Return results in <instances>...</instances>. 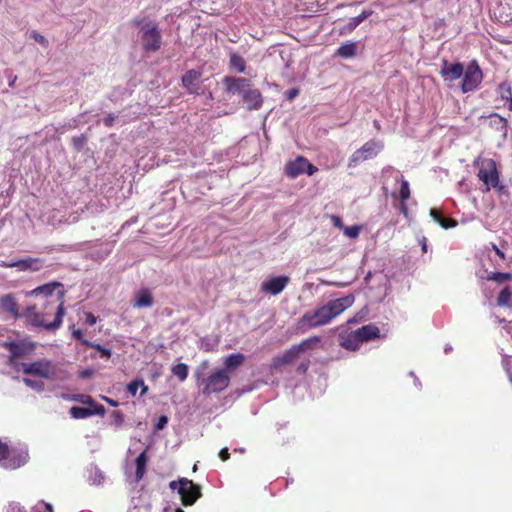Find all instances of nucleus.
<instances>
[{"label": "nucleus", "instance_id": "53", "mask_svg": "<svg viewBox=\"0 0 512 512\" xmlns=\"http://www.w3.org/2000/svg\"><path fill=\"white\" fill-rule=\"evenodd\" d=\"M7 512H25L22 507L17 503H12L8 506Z\"/></svg>", "mask_w": 512, "mask_h": 512}, {"label": "nucleus", "instance_id": "46", "mask_svg": "<svg viewBox=\"0 0 512 512\" xmlns=\"http://www.w3.org/2000/svg\"><path fill=\"white\" fill-rule=\"evenodd\" d=\"M216 342L215 341H211L210 339L208 338H203L201 339V343H200V347L201 349H203L204 351H211L213 350L214 346H215Z\"/></svg>", "mask_w": 512, "mask_h": 512}, {"label": "nucleus", "instance_id": "7", "mask_svg": "<svg viewBox=\"0 0 512 512\" xmlns=\"http://www.w3.org/2000/svg\"><path fill=\"white\" fill-rule=\"evenodd\" d=\"M169 487L178 491L182 503L185 506L193 505L201 497V490L192 480L180 478L178 481H171Z\"/></svg>", "mask_w": 512, "mask_h": 512}, {"label": "nucleus", "instance_id": "8", "mask_svg": "<svg viewBox=\"0 0 512 512\" xmlns=\"http://www.w3.org/2000/svg\"><path fill=\"white\" fill-rule=\"evenodd\" d=\"M478 177L484 183L485 191H489L491 188L499 191L503 189V186L500 185L496 162L493 159H483L481 161Z\"/></svg>", "mask_w": 512, "mask_h": 512}, {"label": "nucleus", "instance_id": "31", "mask_svg": "<svg viewBox=\"0 0 512 512\" xmlns=\"http://www.w3.org/2000/svg\"><path fill=\"white\" fill-rule=\"evenodd\" d=\"M139 388H141V395H144L148 390V387L145 385L142 379H135L127 385V391L132 396L137 394Z\"/></svg>", "mask_w": 512, "mask_h": 512}, {"label": "nucleus", "instance_id": "38", "mask_svg": "<svg viewBox=\"0 0 512 512\" xmlns=\"http://www.w3.org/2000/svg\"><path fill=\"white\" fill-rule=\"evenodd\" d=\"M23 382L28 386L30 387L31 389L37 391V392H42L45 388V384L43 381H40V380H35V379H31V378H24L23 379Z\"/></svg>", "mask_w": 512, "mask_h": 512}, {"label": "nucleus", "instance_id": "39", "mask_svg": "<svg viewBox=\"0 0 512 512\" xmlns=\"http://www.w3.org/2000/svg\"><path fill=\"white\" fill-rule=\"evenodd\" d=\"M399 197L401 201L405 202L410 198V187L409 183L403 177L401 178V187L399 191Z\"/></svg>", "mask_w": 512, "mask_h": 512}, {"label": "nucleus", "instance_id": "62", "mask_svg": "<svg viewBox=\"0 0 512 512\" xmlns=\"http://www.w3.org/2000/svg\"><path fill=\"white\" fill-rule=\"evenodd\" d=\"M493 249L499 257L504 258L503 252L496 245H493Z\"/></svg>", "mask_w": 512, "mask_h": 512}, {"label": "nucleus", "instance_id": "33", "mask_svg": "<svg viewBox=\"0 0 512 512\" xmlns=\"http://www.w3.org/2000/svg\"><path fill=\"white\" fill-rule=\"evenodd\" d=\"M5 345L9 348L11 355L15 358L21 357L26 352V347L24 344L9 342L6 343Z\"/></svg>", "mask_w": 512, "mask_h": 512}, {"label": "nucleus", "instance_id": "45", "mask_svg": "<svg viewBox=\"0 0 512 512\" xmlns=\"http://www.w3.org/2000/svg\"><path fill=\"white\" fill-rule=\"evenodd\" d=\"M89 480L94 485H100V484L103 483L104 476H103V474H102V472L100 470L95 469L94 470V475H91L89 477Z\"/></svg>", "mask_w": 512, "mask_h": 512}, {"label": "nucleus", "instance_id": "25", "mask_svg": "<svg viewBox=\"0 0 512 512\" xmlns=\"http://www.w3.org/2000/svg\"><path fill=\"white\" fill-rule=\"evenodd\" d=\"M489 119L490 127L501 132L504 136H506L508 128L507 120L497 113L490 114Z\"/></svg>", "mask_w": 512, "mask_h": 512}, {"label": "nucleus", "instance_id": "52", "mask_svg": "<svg viewBox=\"0 0 512 512\" xmlns=\"http://www.w3.org/2000/svg\"><path fill=\"white\" fill-rule=\"evenodd\" d=\"M85 316H86V323L88 325L93 326L96 324L97 318L91 312L85 313Z\"/></svg>", "mask_w": 512, "mask_h": 512}, {"label": "nucleus", "instance_id": "60", "mask_svg": "<svg viewBox=\"0 0 512 512\" xmlns=\"http://www.w3.org/2000/svg\"><path fill=\"white\" fill-rule=\"evenodd\" d=\"M373 14V11L372 10H363L362 13L360 14L361 18L364 20H366L368 17H370L371 15Z\"/></svg>", "mask_w": 512, "mask_h": 512}, {"label": "nucleus", "instance_id": "5", "mask_svg": "<svg viewBox=\"0 0 512 512\" xmlns=\"http://www.w3.org/2000/svg\"><path fill=\"white\" fill-rule=\"evenodd\" d=\"M28 460L26 447L10 448L7 443L0 440V462L5 468L17 469Z\"/></svg>", "mask_w": 512, "mask_h": 512}, {"label": "nucleus", "instance_id": "54", "mask_svg": "<svg viewBox=\"0 0 512 512\" xmlns=\"http://www.w3.org/2000/svg\"><path fill=\"white\" fill-rule=\"evenodd\" d=\"M317 171V168L312 165L308 160H307V166H305V172L304 173H307V175L311 176L313 175L315 172Z\"/></svg>", "mask_w": 512, "mask_h": 512}, {"label": "nucleus", "instance_id": "64", "mask_svg": "<svg viewBox=\"0 0 512 512\" xmlns=\"http://www.w3.org/2000/svg\"><path fill=\"white\" fill-rule=\"evenodd\" d=\"M506 102L508 103V109L510 111H512V97L510 99L506 100Z\"/></svg>", "mask_w": 512, "mask_h": 512}, {"label": "nucleus", "instance_id": "61", "mask_svg": "<svg viewBox=\"0 0 512 512\" xmlns=\"http://www.w3.org/2000/svg\"><path fill=\"white\" fill-rule=\"evenodd\" d=\"M104 399H105V401H106L108 404H110V405H111V406H113V407H116V406L118 405V403H117L115 400H112V399L107 398V397H105Z\"/></svg>", "mask_w": 512, "mask_h": 512}, {"label": "nucleus", "instance_id": "43", "mask_svg": "<svg viewBox=\"0 0 512 512\" xmlns=\"http://www.w3.org/2000/svg\"><path fill=\"white\" fill-rule=\"evenodd\" d=\"M87 142V137L85 135H80L72 138V145L75 150L81 151Z\"/></svg>", "mask_w": 512, "mask_h": 512}, {"label": "nucleus", "instance_id": "41", "mask_svg": "<svg viewBox=\"0 0 512 512\" xmlns=\"http://www.w3.org/2000/svg\"><path fill=\"white\" fill-rule=\"evenodd\" d=\"M363 22V19L361 18L360 15L356 16V17H352L348 20L346 26L344 27V32L346 33H350L352 32L353 30L356 29V27L358 25H360L361 23Z\"/></svg>", "mask_w": 512, "mask_h": 512}, {"label": "nucleus", "instance_id": "9", "mask_svg": "<svg viewBox=\"0 0 512 512\" xmlns=\"http://www.w3.org/2000/svg\"><path fill=\"white\" fill-rule=\"evenodd\" d=\"M382 141L371 140L366 142L361 148L356 150L349 159V167H355L360 162L374 158L383 149Z\"/></svg>", "mask_w": 512, "mask_h": 512}, {"label": "nucleus", "instance_id": "14", "mask_svg": "<svg viewBox=\"0 0 512 512\" xmlns=\"http://www.w3.org/2000/svg\"><path fill=\"white\" fill-rule=\"evenodd\" d=\"M289 283L288 276L271 277L261 283V291L271 295L280 294Z\"/></svg>", "mask_w": 512, "mask_h": 512}, {"label": "nucleus", "instance_id": "1", "mask_svg": "<svg viewBox=\"0 0 512 512\" xmlns=\"http://www.w3.org/2000/svg\"><path fill=\"white\" fill-rule=\"evenodd\" d=\"M355 302L353 294L328 301L314 311H308L299 320L302 328H315L330 323Z\"/></svg>", "mask_w": 512, "mask_h": 512}, {"label": "nucleus", "instance_id": "49", "mask_svg": "<svg viewBox=\"0 0 512 512\" xmlns=\"http://www.w3.org/2000/svg\"><path fill=\"white\" fill-rule=\"evenodd\" d=\"M330 219H331V222H332L334 227H336V228H338L340 230L344 229L345 225L343 224V221H342V219L339 216L331 215Z\"/></svg>", "mask_w": 512, "mask_h": 512}, {"label": "nucleus", "instance_id": "58", "mask_svg": "<svg viewBox=\"0 0 512 512\" xmlns=\"http://www.w3.org/2000/svg\"><path fill=\"white\" fill-rule=\"evenodd\" d=\"M419 244L421 245L422 252L426 253L428 250L426 237L423 236V237L419 238Z\"/></svg>", "mask_w": 512, "mask_h": 512}, {"label": "nucleus", "instance_id": "15", "mask_svg": "<svg viewBox=\"0 0 512 512\" xmlns=\"http://www.w3.org/2000/svg\"><path fill=\"white\" fill-rule=\"evenodd\" d=\"M224 83L226 84V88L229 93L239 94L241 96H243L251 86L249 81L245 78L225 77Z\"/></svg>", "mask_w": 512, "mask_h": 512}, {"label": "nucleus", "instance_id": "28", "mask_svg": "<svg viewBox=\"0 0 512 512\" xmlns=\"http://www.w3.org/2000/svg\"><path fill=\"white\" fill-rule=\"evenodd\" d=\"M146 464H147L146 452L143 451L142 453H140L137 456V458L135 460V465H136L135 480L136 481H140L143 478L145 470H146Z\"/></svg>", "mask_w": 512, "mask_h": 512}, {"label": "nucleus", "instance_id": "27", "mask_svg": "<svg viewBox=\"0 0 512 512\" xmlns=\"http://www.w3.org/2000/svg\"><path fill=\"white\" fill-rule=\"evenodd\" d=\"M430 216L433 218L435 222H437L442 228L448 229V228H454L457 226V221L451 218H445L443 217L440 212L432 208L430 210Z\"/></svg>", "mask_w": 512, "mask_h": 512}, {"label": "nucleus", "instance_id": "17", "mask_svg": "<svg viewBox=\"0 0 512 512\" xmlns=\"http://www.w3.org/2000/svg\"><path fill=\"white\" fill-rule=\"evenodd\" d=\"M464 66L461 63L449 64L448 62L444 63L443 68L440 71V74L445 79V81H455L463 76Z\"/></svg>", "mask_w": 512, "mask_h": 512}, {"label": "nucleus", "instance_id": "47", "mask_svg": "<svg viewBox=\"0 0 512 512\" xmlns=\"http://www.w3.org/2000/svg\"><path fill=\"white\" fill-rule=\"evenodd\" d=\"M31 37L37 42L39 43L40 45L44 46V47H47L48 46V40L41 34H39L38 32L36 31H33L31 33Z\"/></svg>", "mask_w": 512, "mask_h": 512}, {"label": "nucleus", "instance_id": "24", "mask_svg": "<svg viewBox=\"0 0 512 512\" xmlns=\"http://www.w3.org/2000/svg\"><path fill=\"white\" fill-rule=\"evenodd\" d=\"M153 297L148 289H142L135 293L133 305L137 308H147L152 306Z\"/></svg>", "mask_w": 512, "mask_h": 512}, {"label": "nucleus", "instance_id": "63", "mask_svg": "<svg viewBox=\"0 0 512 512\" xmlns=\"http://www.w3.org/2000/svg\"><path fill=\"white\" fill-rule=\"evenodd\" d=\"M409 375H410L411 377H414V383H415V385H416L417 387H418V386H420V382H419L418 378L415 376L414 372H412V371H411V372L409 373Z\"/></svg>", "mask_w": 512, "mask_h": 512}, {"label": "nucleus", "instance_id": "10", "mask_svg": "<svg viewBox=\"0 0 512 512\" xmlns=\"http://www.w3.org/2000/svg\"><path fill=\"white\" fill-rule=\"evenodd\" d=\"M483 80L482 71L476 61L470 62L463 73L461 90L468 93L476 90Z\"/></svg>", "mask_w": 512, "mask_h": 512}, {"label": "nucleus", "instance_id": "26", "mask_svg": "<svg viewBox=\"0 0 512 512\" xmlns=\"http://www.w3.org/2000/svg\"><path fill=\"white\" fill-rule=\"evenodd\" d=\"M245 360V356L241 353L228 355L224 360L225 369L229 374L232 370L240 366Z\"/></svg>", "mask_w": 512, "mask_h": 512}, {"label": "nucleus", "instance_id": "34", "mask_svg": "<svg viewBox=\"0 0 512 512\" xmlns=\"http://www.w3.org/2000/svg\"><path fill=\"white\" fill-rule=\"evenodd\" d=\"M172 373L176 376L181 382L186 380L188 376V366L184 363H179L172 368Z\"/></svg>", "mask_w": 512, "mask_h": 512}, {"label": "nucleus", "instance_id": "44", "mask_svg": "<svg viewBox=\"0 0 512 512\" xmlns=\"http://www.w3.org/2000/svg\"><path fill=\"white\" fill-rule=\"evenodd\" d=\"M31 512H53L52 505L43 501L33 506Z\"/></svg>", "mask_w": 512, "mask_h": 512}, {"label": "nucleus", "instance_id": "40", "mask_svg": "<svg viewBox=\"0 0 512 512\" xmlns=\"http://www.w3.org/2000/svg\"><path fill=\"white\" fill-rule=\"evenodd\" d=\"M512 275L510 273H502V272H493L491 273L487 279L495 281L497 283H503L504 281L510 280Z\"/></svg>", "mask_w": 512, "mask_h": 512}, {"label": "nucleus", "instance_id": "2", "mask_svg": "<svg viewBox=\"0 0 512 512\" xmlns=\"http://www.w3.org/2000/svg\"><path fill=\"white\" fill-rule=\"evenodd\" d=\"M209 368V362L203 361L195 370L194 377L196 384L202 387V393L210 395L225 390L230 384V375L225 369L214 370L208 377H205Z\"/></svg>", "mask_w": 512, "mask_h": 512}, {"label": "nucleus", "instance_id": "51", "mask_svg": "<svg viewBox=\"0 0 512 512\" xmlns=\"http://www.w3.org/2000/svg\"><path fill=\"white\" fill-rule=\"evenodd\" d=\"M168 423V418L165 415H162L158 418L157 423L155 425L156 430H162Z\"/></svg>", "mask_w": 512, "mask_h": 512}, {"label": "nucleus", "instance_id": "18", "mask_svg": "<svg viewBox=\"0 0 512 512\" xmlns=\"http://www.w3.org/2000/svg\"><path fill=\"white\" fill-rule=\"evenodd\" d=\"M201 78V73L191 69L188 70L182 77V83L184 87L192 94H198L200 85L199 81Z\"/></svg>", "mask_w": 512, "mask_h": 512}, {"label": "nucleus", "instance_id": "3", "mask_svg": "<svg viewBox=\"0 0 512 512\" xmlns=\"http://www.w3.org/2000/svg\"><path fill=\"white\" fill-rule=\"evenodd\" d=\"M48 316V313H40L36 312L35 306H27L22 311V318L26 319L28 325L35 328H44L46 330H56L62 324V318L64 316V307L62 303L57 305V310L55 313L54 320L49 322L45 318Z\"/></svg>", "mask_w": 512, "mask_h": 512}, {"label": "nucleus", "instance_id": "30", "mask_svg": "<svg viewBox=\"0 0 512 512\" xmlns=\"http://www.w3.org/2000/svg\"><path fill=\"white\" fill-rule=\"evenodd\" d=\"M497 303L499 306L512 307V291L509 287H505L498 295Z\"/></svg>", "mask_w": 512, "mask_h": 512}, {"label": "nucleus", "instance_id": "57", "mask_svg": "<svg viewBox=\"0 0 512 512\" xmlns=\"http://www.w3.org/2000/svg\"><path fill=\"white\" fill-rule=\"evenodd\" d=\"M103 121L107 127H111L115 121V117H114V115L109 114L107 117L104 118Z\"/></svg>", "mask_w": 512, "mask_h": 512}, {"label": "nucleus", "instance_id": "56", "mask_svg": "<svg viewBox=\"0 0 512 512\" xmlns=\"http://www.w3.org/2000/svg\"><path fill=\"white\" fill-rule=\"evenodd\" d=\"M219 457L221 458V460L223 461H226L229 459L230 457V454H229V451H228V448H223L220 450L219 452Z\"/></svg>", "mask_w": 512, "mask_h": 512}, {"label": "nucleus", "instance_id": "55", "mask_svg": "<svg viewBox=\"0 0 512 512\" xmlns=\"http://www.w3.org/2000/svg\"><path fill=\"white\" fill-rule=\"evenodd\" d=\"M299 94V90L296 88H292L286 92V96L289 100L294 99Z\"/></svg>", "mask_w": 512, "mask_h": 512}, {"label": "nucleus", "instance_id": "20", "mask_svg": "<svg viewBox=\"0 0 512 512\" xmlns=\"http://www.w3.org/2000/svg\"><path fill=\"white\" fill-rule=\"evenodd\" d=\"M339 345L349 351H357L362 343L354 331L339 334Z\"/></svg>", "mask_w": 512, "mask_h": 512}, {"label": "nucleus", "instance_id": "16", "mask_svg": "<svg viewBox=\"0 0 512 512\" xmlns=\"http://www.w3.org/2000/svg\"><path fill=\"white\" fill-rule=\"evenodd\" d=\"M0 308L12 318H22V312L19 311L17 301L12 294H6L0 298Z\"/></svg>", "mask_w": 512, "mask_h": 512}, {"label": "nucleus", "instance_id": "6", "mask_svg": "<svg viewBox=\"0 0 512 512\" xmlns=\"http://www.w3.org/2000/svg\"><path fill=\"white\" fill-rule=\"evenodd\" d=\"M24 374L45 379H58V365L48 359H39L29 363H22Z\"/></svg>", "mask_w": 512, "mask_h": 512}, {"label": "nucleus", "instance_id": "37", "mask_svg": "<svg viewBox=\"0 0 512 512\" xmlns=\"http://www.w3.org/2000/svg\"><path fill=\"white\" fill-rule=\"evenodd\" d=\"M230 64L233 68H235L238 72H244L245 70V61L244 59L237 55L232 54L230 57Z\"/></svg>", "mask_w": 512, "mask_h": 512}, {"label": "nucleus", "instance_id": "35", "mask_svg": "<svg viewBox=\"0 0 512 512\" xmlns=\"http://www.w3.org/2000/svg\"><path fill=\"white\" fill-rule=\"evenodd\" d=\"M497 92L501 100L506 101L512 97L511 86L508 82H503L498 86Z\"/></svg>", "mask_w": 512, "mask_h": 512}, {"label": "nucleus", "instance_id": "50", "mask_svg": "<svg viewBox=\"0 0 512 512\" xmlns=\"http://www.w3.org/2000/svg\"><path fill=\"white\" fill-rule=\"evenodd\" d=\"M112 417L114 419V424L119 427L123 424L124 422V417L122 415L121 412L119 411H114L113 414H112Z\"/></svg>", "mask_w": 512, "mask_h": 512}, {"label": "nucleus", "instance_id": "11", "mask_svg": "<svg viewBox=\"0 0 512 512\" xmlns=\"http://www.w3.org/2000/svg\"><path fill=\"white\" fill-rule=\"evenodd\" d=\"M54 294L56 297V301L63 304L65 291L63 289V285L60 282H50L38 286L35 289L26 293L27 296H43L45 298L53 297Z\"/></svg>", "mask_w": 512, "mask_h": 512}, {"label": "nucleus", "instance_id": "42", "mask_svg": "<svg viewBox=\"0 0 512 512\" xmlns=\"http://www.w3.org/2000/svg\"><path fill=\"white\" fill-rule=\"evenodd\" d=\"M89 346L94 348L99 353L101 358L109 359L112 355V352L110 349L103 347L100 344L91 343V344H89Z\"/></svg>", "mask_w": 512, "mask_h": 512}, {"label": "nucleus", "instance_id": "22", "mask_svg": "<svg viewBox=\"0 0 512 512\" xmlns=\"http://www.w3.org/2000/svg\"><path fill=\"white\" fill-rule=\"evenodd\" d=\"M242 98L249 110L259 109L262 105L261 93L252 86L247 89Z\"/></svg>", "mask_w": 512, "mask_h": 512}, {"label": "nucleus", "instance_id": "36", "mask_svg": "<svg viewBox=\"0 0 512 512\" xmlns=\"http://www.w3.org/2000/svg\"><path fill=\"white\" fill-rule=\"evenodd\" d=\"M362 227L360 225L345 226L343 234L350 239H356L359 237Z\"/></svg>", "mask_w": 512, "mask_h": 512}, {"label": "nucleus", "instance_id": "23", "mask_svg": "<svg viewBox=\"0 0 512 512\" xmlns=\"http://www.w3.org/2000/svg\"><path fill=\"white\" fill-rule=\"evenodd\" d=\"M358 336L359 340L363 344L364 342L376 339L380 335V330L373 324L364 325L361 328L354 331Z\"/></svg>", "mask_w": 512, "mask_h": 512}, {"label": "nucleus", "instance_id": "32", "mask_svg": "<svg viewBox=\"0 0 512 512\" xmlns=\"http://www.w3.org/2000/svg\"><path fill=\"white\" fill-rule=\"evenodd\" d=\"M61 397L65 400L78 401L83 404H94V400L92 399V397L85 394H62Z\"/></svg>", "mask_w": 512, "mask_h": 512}, {"label": "nucleus", "instance_id": "59", "mask_svg": "<svg viewBox=\"0 0 512 512\" xmlns=\"http://www.w3.org/2000/svg\"><path fill=\"white\" fill-rule=\"evenodd\" d=\"M400 212L405 216L407 217L408 216V207L407 205L405 204V202L402 201L401 205H400Z\"/></svg>", "mask_w": 512, "mask_h": 512}, {"label": "nucleus", "instance_id": "19", "mask_svg": "<svg viewBox=\"0 0 512 512\" xmlns=\"http://www.w3.org/2000/svg\"><path fill=\"white\" fill-rule=\"evenodd\" d=\"M305 166H307V159L298 156L286 164L285 173L290 178H296L305 172Z\"/></svg>", "mask_w": 512, "mask_h": 512}, {"label": "nucleus", "instance_id": "12", "mask_svg": "<svg viewBox=\"0 0 512 512\" xmlns=\"http://www.w3.org/2000/svg\"><path fill=\"white\" fill-rule=\"evenodd\" d=\"M319 340L320 339L318 337H311L302 341L298 345L291 347L282 356L278 357L276 359V363L288 364L292 362L301 352L313 348L314 345L319 342Z\"/></svg>", "mask_w": 512, "mask_h": 512}, {"label": "nucleus", "instance_id": "21", "mask_svg": "<svg viewBox=\"0 0 512 512\" xmlns=\"http://www.w3.org/2000/svg\"><path fill=\"white\" fill-rule=\"evenodd\" d=\"M105 409L103 406H95L94 409L80 407V406H73L70 408V415L74 419H85L88 417H91L93 415H102L104 413Z\"/></svg>", "mask_w": 512, "mask_h": 512}, {"label": "nucleus", "instance_id": "13", "mask_svg": "<svg viewBox=\"0 0 512 512\" xmlns=\"http://www.w3.org/2000/svg\"><path fill=\"white\" fill-rule=\"evenodd\" d=\"M3 266L16 268L18 271L36 272L43 268V261L39 258H23L15 261L3 262Z\"/></svg>", "mask_w": 512, "mask_h": 512}, {"label": "nucleus", "instance_id": "29", "mask_svg": "<svg viewBox=\"0 0 512 512\" xmlns=\"http://www.w3.org/2000/svg\"><path fill=\"white\" fill-rule=\"evenodd\" d=\"M356 44L354 42H346L337 49V55L342 58H351L356 54Z\"/></svg>", "mask_w": 512, "mask_h": 512}, {"label": "nucleus", "instance_id": "48", "mask_svg": "<svg viewBox=\"0 0 512 512\" xmlns=\"http://www.w3.org/2000/svg\"><path fill=\"white\" fill-rule=\"evenodd\" d=\"M72 336L74 339L82 342L83 344L89 346V344H91L89 341L83 339V332L80 330V329H74L72 331Z\"/></svg>", "mask_w": 512, "mask_h": 512}, {"label": "nucleus", "instance_id": "4", "mask_svg": "<svg viewBox=\"0 0 512 512\" xmlns=\"http://www.w3.org/2000/svg\"><path fill=\"white\" fill-rule=\"evenodd\" d=\"M139 27L142 47L147 52H155L161 47V33L157 23L151 20H141L137 23Z\"/></svg>", "mask_w": 512, "mask_h": 512}]
</instances>
